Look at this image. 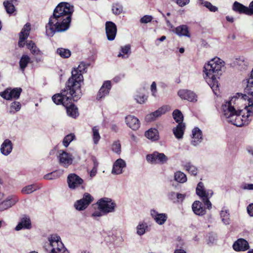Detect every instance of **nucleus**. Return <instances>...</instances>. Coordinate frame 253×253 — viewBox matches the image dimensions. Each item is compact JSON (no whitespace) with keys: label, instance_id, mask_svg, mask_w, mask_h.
I'll return each mask as SVG.
<instances>
[{"label":"nucleus","instance_id":"obj_62","mask_svg":"<svg viewBox=\"0 0 253 253\" xmlns=\"http://www.w3.org/2000/svg\"><path fill=\"white\" fill-rule=\"evenodd\" d=\"M247 211L250 216H253V204H251L248 206Z\"/></svg>","mask_w":253,"mask_h":253},{"label":"nucleus","instance_id":"obj_48","mask_svg":"<svg viewBox=\"0 0 253 253\" xmlns=\"http://www.w3.org/2000/svg\"><path fill=\"white\" fill-rule=\"evenodd\" d=\"M75 135L73 133H70L67 135L64 138L62 143L63 145L65 147H67L70 143L75 139Z\"/></svg>","mask_w":253,"mask_h":253},{"label":"nucleus","instance_id":"obj_13","mask_svg":"<svg viewBox=\"0 0 253 253\" xmlns=\"http://www.w3.org/2000/svg\"><path fill=\"white\" fill-rule=\"evenodd\" d=\"M19 198L15 195L8 196L0 203V211H3L12 207L19 201Z\"/></svg>","mask_w":253,"mask_h":253},{"label":"nucleus","instance_id":"obj_43","mask_svg":"<svg viewBox=\"0 0 253 253\" xmlns=\"http://www.w3.org/2000/svg\"><path fill=\"white\" fill-rule=\"evenodd\" d=\"M170 110V107L169 105H164L159 108L158 110L153 112L156 119L160 117L162 115L165 114L167 112Z\"/></svg>","mask_w":253,"mask_h":253},{"label":"nucleus","instance_id":"obj_57","mask_svg":"<svg viewBox=\"0 0 253 253\" xmlns=\"http://www.w3.org/2000/svg\"><path fill=\"white\" fill-rule=\"evenodd\" d=\"M177 5L180 7H183L190 2V0H176Z\"/></svg>","mask_w":253,"mask_h":253},{"label":"nucleus","instance_id":"obj_20","mask_svg":"<svg viewBox=\"0 0 253 253\" xmlns=\"http://www.w3.org/2000/svg\"><path fill=\"white\" fill-rule=\"evenodd\" d=\"M196 194L203 199L207 197H211L213 195V192L211 190H206L204 183L200 182L197 186Z\"/></svg>","mask_w":253,"mask_h":253},{"label":"nucleus","instance_id":"obj_7","mask_svg":"<svg viewBox=\"0 0 253 253\" xmlns=\"http://www.w3.org/2000/svg\"><path fill=\"white\" fill-rule=\"evenodd\" d=\"M96 204L98 209L106 214L114 212L116 207V203L111 199L105 197L99 199Z\"/></svg>","mask_w":253,"mask_h":253},{"label":"nucleus","instance_id":"obj_2","mask_svg":"<svg viewBox=\"0 0 253 253\" xmlns=\"http://www.w3.org/2000/svg\"><path fill=\"white\" fill-rule=\"evenodd\" d=\"M73 12L74 6L69 3L58 4L45 26L46 35L52 37L55 33L67 31L70 27Z\"/></svg>","mask_w":253,"mask_h":253},{"label":"nucleus","instance_id":"obj_44","mask_svg":"<svg viewBox=\"0 0 253 253\" xmlns=\"http://www.w3.org/2000/svg\"><path fill=\"white\" fill-rule=\"evenodd\" d=\"M99 130V129L98 126H94L92 128V139L94 144H97L101 138Z\"/></svg>","mask_w":253,"mask_h":253},{"label":"nucleus","instance_id":"obj_54","mask_svg":"<svg viewBox=\"0 0 253 253\" xmlns=\"http://www.w3.org/2000/svg\"><path fill=\"white\" fill-rule=\"evenodd\" d=\"M152 19L153 17L152 16L146 15L140 19V22L142 24H147L150 22Z\"/></svg>","mask_w":253,"mask_h":253},{"label":"nucleus","instance_id":"obj_5","mask_svg":"<svg viewBox=\"0 0 253 253\" xmlns=\"http://www.w3.org/2000/svg\"><path fill=\"white\" fill-rule=\"evenodd\" d=\"M73 89L68 86V82L66 84L65 88L61 90L60 93L54 94L52 97V101L57 105H62L64 107L68 106L72 101H77L80 99L82 96L78 98L74 96L76 95L74 87Z\"/></svg>","mask_w":253,"mask_h":253},{"label":"nucleus","instance_id":"obj_4","mask_svg":"<svg viewBox=\"0 0 253 253\" xmlns=\"http://www.w3.org/2000/svg\"><path fill=\"white\" fill-rule=\"evenodd\" d=\"M87 66L88 65L85 63L81 62L77 68H74L72 71V76L67 81L68 86H70L72 89L74 87L75 90L74 93L76 94L74 96L77 98L80 96H82L81 87L84 81L83 74L85 72Z\"/></svg>","mask_w":253,"mask_h":253},{"label":"nucleus","instance_id":"obj_59","mask_svg":"<svg viewBox=\"0 0 253 253\" xmlns=\"http://www.w3.org/2000/svg\"><path fill=\"white\" fill-rule=\"evenodd\" d=\"M156 120L155 117L154 116L153 113L148 114L145 117V120L147 122H152Z\"/></svg>","mask_w":253,"mask_h":253},{"label":"nucleus","instance_id":"obj_3","mask_svg":"<svg viewBox=\"0 0 253 253\" xmlns=\"http://www.w3.org/2000/svg\"><path fill=\"white\" fill-rule=\"evenodd\" d=\"M224 69V62L218 57L212 59L204 65V78L215 94H217L216 91L219 88L218 79Z\"/></svg>","mask_w":253,"mask_h":253},{"label":"nucleus","instance_id":"obj_42","mask_svg":"<svg viewBox=\"0 0 253 253\" xmlns=\"http://www.w3.org/2000/svg\"><path fill=\"white\" fill-rule=\"evenodd\" d=\"M13 2L12 0L11 1H4L3 3L6 12L10 15L12 14L15 11V7L13 4Z\"/></svg>","mask_w":253,"mask_h":253},{"label":"nucleus","instance_id":"obj_51","mask_svg":"<svg viewBox=\"0 0 253 253\" xmlns=\"http://www.w3.org/2000/svg\"><path fill=\"white\" fill-rule=\"evenodd\" d=\"M236 64L239 67L241 66V68L244 70L246 69L248 65V63L245 60L244 57H240L239 59H236Z\"/></svg>","mask_w":253,"mask_h":253},{"label":"nucleus","instance_id":"obj_22","mask_svg":"<svg viewBox=\"0 0 253 253\" xmlns=\"http://www.w3.org/2000/svg\"><path fill=\"white\" fill-rule=\"evenodd\" d=\"M192 140L191 143L194 146L200 144L203 139L202 130L198 127H194L192 130Z\"/></svg>","mask_w":253,"mask_h":253},{"label":"nucleus","instance_id":"obj_12","mask_svg":"<svg viewBox=\"0 0 253 253\" xmlns=\"http://www.w3.org/2000/svg\"><path fill=\"white\" fill-rule=\"evenodd\" d=\"M22 91L21 88H14L12 89L7 88L0 92V96L6 100L17 99L19 98Z\"/></svg>","mask_w":253,"mask_h":253},{"label":"nucleus","instance_id":"obj_24","mask_svg":"<svg viewBox=\"0 0 253 253\" xmlns=\"http://www.w3.org/2000/svg\"><path fill=\"white\" fill-rule=\"evenodd\" d=\"M31 228V223L30 217L26 215H24L21 218L20 221L18 225L15 227V229L16 231H19L22 229H29Z\"/></svg>","mask_w":253,"mask_h":253},{"label":"nucleus","instance_id":"obj_41","mask_svg":"<svg viewBox=\"0 0 253 253\" xmlns=\"http://www.w3.org/2000/svg\"><path fill=\"white\" fill-rule=\"evenodd\" d=\"M198 3L203 5L207 8L210 11L215 12L218 11V7L213 5L210 2L204 0H199Z\"/></svg>","mask_w":253,"mask_h":253},{"label":"nucleus","instance_id":"obj_40","mask_svg":"<svg viewBox=\"0 0 253 253\" xmlns=\"http://www.w3.org/2000/svg\"><path fill=\"white\" fill-rule=\"evenodd\" d=\"M30 61V58L27 55H23L19 61V66L21 70L23 72Z\"/></svg>","mask_w":253,"mask_h":253},{"label":"nucleus","instance_id":"obj_35","mask_svg":"<svg viewBox=\"0 0 253 253\" xmlns=\"http://www.w3.org/2000/svg\"><path fill=\"white\" fill-rule=\"evenodd\" d=\"M41 188V187L39 186L37 184H33L31 185H28L26 186H24L23 187V188L21 189V193L23 194H30L34 192V191L40 189Z\"/></svg>","mask_w":253,"mask_h":253},{"label":"nucleus","instance_id":"obj_46","mask_svg":"<svg viewBox=\"0 0 253 253\" xmlns=\"http://www.w3.org/2000/svg\"><path fill=\"white\" fill-rule=\"evenodd\" d=\"M56 53L61 57L67 58L70 56L71 51L68 49L64 48H58L56 50Z\"/></svg>","mask_w":253,"mask_h":253},{"label":"nucleus","instance_id":"obj_30","mask_svg":"<svg viewBox=\"0 0 253 253\" xmlns=\"http://www.w3.org/2000/svg\"><path fill=\"white\" fill-rule=\"evenodd\" d=\"M232 9L240 14H245L249 15L248 7L244 5L238 1L233 3Z\"/></svg>","mask_w":253,"mask_h":253},{"label":"nucleus","instance_id":"obj_9","mask_svg":"<svg viewBox=\"0 0 253 253\" xmlns=\"http://www.w3.org/2000/svg\"><path fill=\"white\" fill-rule=\"evenodd\" d=\"M57 157L59 164L65 168H67L72 165L74 160L72 155L63 150L58 151Z\"/></svg>","mask_w":253,"mask_h":253},{"label":"nucleus","instance_id":"obj_53","mask_svg":"<svg viewBox=\"0 0 253 253\" xmlns=\"http://www.w3.org/2000/svg\"><path fill=\"white\" fill-rule=\"evenodd\" d=\"M135 100L140 104H142L147 100V96L143 94H137L135 96Z\"/></svg>","mask_w":253,"mask_h":253},{"label":"nucleus","instance_id":"obj_36","mask_svg":"<svg viewBox=\"0 0 253 253\" xmlns=\"http://www.w3.org/2000/svg\"><path fill=\"white\" fill-rule=\"evenodd\" d=\"M145 136L149 139L152 141L158 140L159 136L157 129L151 128L146 131L145 133Z\"/></svg>","mask_w":253,"mask_h":253},{"label":"nucleus","instance_id":"obj_8","mask_svg":"<svg viewBox=\"0 0 253 253\" xmlns=\"http://www.w3.org/2000/svg\"><path fill=\"white\" fill-rule=\"evenodd\" d=\"M93 197L89 193H85L82 198L75 202L74 207L78 211H84L93 202Z\"/></svg>","mask_w":253,"mask_h":253},{"label":"nucleus","instance_id":"obj_19","mask_svg":"<svg viewBox=\"0 0 253 253\" xmlns=\"http://www.w3.org/2000/svg\"><path fill=\"white\" fill-rule=\"evenodd\" d=\"M126 125L133 130L138 129L140 126L139 119L133 115H128L125 118Z\"/></svg>","mask_w":253,"mask_h":253},{"label":"nucleus","instance_id":"obj_25","mask_svg":"<svg viewBox=\"0 0 253 253\" xmlns=\"http://www.w3.org/2000/svg\"><path fill=\"white\" fill-rule=\"evenodd\" d=\"M233 249L237 251H245L249 249L248 242L244 239L237 240L233 245Z\"/></svg>","mask_w":253,"mask_h":253},{"label":"nucleus","instance_id":"obj_28","mask_svg":"<svg viewBox=\"0 0 253 253\" xmlns=\"http://www.w3.org/2000/svg\"><path fill=\"white\" fill-rule=\"evenodd\" d=\"M136 230L137 234L141 236L150 231V227L145 221H140L136 227Z\"/></svg>","mask_w":253,"mask_h":253},{"label":"nucleus","instance_id":"obj_50","mask_svg":"<svg viewBox=\"0 0 253 253\" xmlns=\"http://www.w3.org/2000/svg\"><path fill=\"white\" fill-rule=\"evenodd\" d=\"M112 150L114 152L117 154H119L121 153V145L119 141L118 140L114 142L112 145Z\"/></svg>","mask_w":253,"mask_h":253},{"label":"nucleus","instance_id":"obj_49","mask_svg":"<svg viewBox=\"0 0 253 253\" xmlns=\"http://www.w3.org/2000/svg\"><path fill=\"white\" fill-rule=\"evenodd\" d=\"M21 105L19 102L14 101L10 104V113H14L19 111L21 109Z\"/></svg>","mask_w":253,"mask_h":253},{"label":"nucleus","instance_id":"obj_26","mask_svg":"<svg viewBox=\"0 0 253 253\" xmlns=\"http://www.w3.org/2000/svg\"><path fill=\"white\" fill-rule=\"evenodd\" d=\"M192 209L194 213L199 216H203L206 213V209L203 207V204L199 201H196L193 203Z\"/></svg>","mask_w":253,"mask_h":253},{"label":"nucleus","instance_id":"obj_29","mask_svg":"<svg viewBox=\"0 0 253 253\" xmlns=\"http://www.w3.org/2000/svg\"><path fill=\"white\" fill-rule=\"evenodd\" d=\"M185 129V124L184 123H179L176 127H174L172 129L175 137L178 139L182 138Z\"/></svg>","mask_w":253,"mask_h":253},{"label":"nucleus","instance_id":"obj_38","mask_svg":"<svg viewBox=\"0 0 253 253\" xmlns=\"http://www.w3.org/2000/svg\"><path fill=\"white\" fill-rule=\"evenodd\" d=\"M185 169L190 174L196 176L198 173V168L191 162H186L183 165Z\"/></svg>","mask_w":253,"mask_h":253},{"label":"nucleus","instance_id":"obj_37","mask_svg":"<svg viewBox=\"0 0 253 253\" xmlns=\"http://www.w3.org/2000/svg\"><path fill=\"white\" fill-rule=\"evenodd\" d=\"M27 47L29 49L31 53L34 55H42V52L36 46V44L32 41H30L27 42Z\"/></svg>","mask_w":253,"mask_h":253},{"label":"nucleus","instance_id":"obj_15","mask_svg":"<svg viewBox=\"0 0 253 253\" xmlns=\"http://www.w3.org/2000/svg\"><path fill=\"white\" fill-rule=\"evenodd\" d=\"M178 96L181 98L190 102L197 101V96L192 91L188 89H180L178 92Z\"/></svg>","mask_w":253,"mask_h":253},{"label":"nucleus","instance_id":"obj_31","mask_svg":"<svg viewBox=\"0 0 253 253\" xmlns=\"http://www.w3.org/2000/svg\"><path fill=\"white\" fill-rule=\"evenodd\" d=\"M130 54L131 46L128 44L121 47L120 51L118 55V57H121L123 59H126L129 57Z\"/></svg>","mask_w":253,"mask_h":253},{"label":"nucleus","instance_id":"obj_58","mask_svg":"<svg viewBox=\"0 0 253 253\" xmlns=\"http://www.w3.org/2000/svg\"><path fill=\"white\" fill-rule=\"evenodd\" d=\"M151 91L153 96L156 97L157 93V85L156 83L153 82L151 85Z\"/></svg>","mask_w":253,"mask_h":253},{"label":"nucleus","instance_id":"obj_47","mask_svg":"<svg viewBox=\"0 0 253 253\" xmlns=\"http://www.w3.org/2000/svg\"><path fill=\"white\" fill-rule=\"evenodd\" d=\"M172 116L174 120L178 124L179 123H183V116L180 110L178 109L174 110L172 113Z\"/></svg>","mask_w":253,"mask_h":253},{"label":"nucleus","instance_id":"obj_32","mask_svg":"<svg viewBox=\"0 0 253 253\" xmlns=\"http://www.w3.org/2000/svg\"><path fill=\"white\" fill-rule=\"evenodd\" d=\"M220 218L222 223L226 225H229L231 222L229 211L223 207L220 212Z\"/></svg>","mask_w":253,"mask_h":253},{"label":"nucleus","instance_id":"obj_39","mask_svg":"<svg viewBox=\"0 0 253 253\" xmlns=\"http://www.w3.org/2000/svg\"><path fill=\"white\" fill-rule=\"evenodd\" d=\"M174 180L177 182L183 183L187 181L186 175L181 171H177L174 173Z\"/></svg>","mask_w":253,"mask_h":253},{"label":"nucleus","instance_id":"obj_64","mask_svg":"<svg viewBox=\"0 0 253 253\" xmlns=\"http://www.w3.org/2000/svg\"><path fill=\"white\" fill-rule=\"evenodd\" d=\"M91 160L93 164V168H95L96 169H97L98 166V163L97 162L96 158L95 157H92Z\"/></svg>","mask_w":253,"mask_h":253},{"label":"nucleus","instance_id":"obj_23","mask_svg":"<svg viewBox=\"0 0 253 253\" xmlns=\"http://www.w3.org/2000/svg\"><path fill=\"white\" fill-rule=\"evenodd\" d=\"M243 85L245 92L251 94L253 97V69L251 71L250 77L243 81Z\"/></svg>","mask_w":253,"mask_h":253},{"label":"nucleus","instance_id":"obj_10","mask_svg":"<svg viewBox=\"0 0 253 253\" xmlns=\"http://www.w3.org/2000/svg\"><path fill=\"white\" fill-rule=\"evenodd\" d=\"M147 161L151 164H165L166 163L168 158V157L162 153H159L157 151H155L152 154H148L146 157Z\"/></svg>","mask_w":253,"mask_h":253},{"label":"nucleus","instance_id":"obj_55","mask_svg":"<svg viewBox=\"0 0 253 253\" xmlns=\"http://www.w3.org/2000/svg\"><path fill=\"white\" fill-rule=\"evenodd\" d=\"M176 196L177 193L172 191L169 192L168 194L169 199L172 201L173 203L177 202Z\"/></svg>","mask_w":253,"mask_h":253},{"label":"nucleus","instance_id":"obj_14","mask_svg":"<svg viewBox=\"0 0 253 253\" xmlns=\"http://www.w3.org/2000/svg\"><path fill=\"white\" fill-rule=\"evenodd\" d=\"M117 28L116 25L112 21H107L105 23V32L107 39L113 41L116 36Z\"/></svg>","mask_w":253,"mask_h":253},{"label":"nucleus","instance_id":"obj_27","mask_svg":"<svg viewBox=\"0 0 253 253\" xmlns=\"http://www.w3.org/2000/svg\"><path fill=\"white\" fill-rule=\"evenodd\" d=\"M12 143L9 139H5L1 145L0 152L4 156L8 155L12 151Z\"/></svg>","mask_w":253,"mask_h":253},{"label":"nucleus","instance_id":"obj_56","mask_svg":"<svg viewBox=\"0 0 253 253\" xmlns=\"http://www.w3.org/2000/svg\"><path fill=\"white\" fill-rule=\"evenodd\" d=\"M211 197H207L206 198L202 199L205 206H206L207 207V208L209 210H210L211 208V206H212V204L209 200V199Z\"/></svg>","mask_w":253,"mask_h":253},{"label":"nucleus","instance_id":"obj_11","mask_svg":"<svg viewBox=\"0 0 253 253\" xmlns=\"http://www.w3.org/2000/svg\"><path fill=\"white\" fill-rule=\"evenodd\" d=\"M68 187L71 190H75L84 183V180L75 173L69 174L67 178Z\"/></svg>","mask_w":253,"mask_h":253},{"label":"nucleus","instance_id":"obj_18","mask_svg":"<svg viewBox=\"0 0 253 253\" xmlns=\"http://www.w3.org/2000/svg\"><path fill=\"white\" fill-rule=\"evenodd\" d=\"M150 214L155 221L160 225L164 224L168 218L167 214L165 213H159L155 210H151Z\"/></svg>","mask_w":253,"mask_h":253},{"label":"nucleus","instance_id":"obj_1","mask_svg":"<svg viewBox=\"0 0 253 253\" xmlns=\"http://www.w3.org/2000/svg\"><path fill=\"white\" fill-rule=\"evenodd\" d=\"M244 98L243 94L238 93L222 106L223 115L227 121L237 126L248 125L253 116L252 102L249 101L243 109L239 108V105L245 100Z\"/></svg>","mask_w":253,"mask_h":253},{"label":"nucleus","instance_id":"obj_6","mask_svg":"<svg viewBox=\"0 0 253 253\" xmlns=\"http://www.w3.org/2000/svg\"><path fill=\"white\" fill-rule=\"evenodd\" d=\"M43 247L49 253H69L60 237L55 234L48 238V242L44 244Z\"/></svg>","mask_w":253,"mask_h":253},{"label":"nucleus","instance_id":"obj_45","mask_svg":"<svg viewBox=\"0 0 253 253\" xmlns=\"http://www.w3.org/2000/svg\"><path fill=\"white\" fill-rule=\"evenodd\" d=\"M112 11L115 15L121 14L123 11V6L120 3H114L112 6Z\"/></svg>","mask_w":253,"mask_h":253},{"label":"nucleus","instance_id":"obj_61","mask_svg":"<svg viewBox=\"0 0 253 253\" xmlns=\"http://www.w3.org/2000/svg\"><path fill=\"white\" fill-rule=\"evenodd\" d=\"M243 189L253 190V184L252 183H246L242 187Z\"/></svg>","mask_w":253,"mask_h":253},{"label":"nucleus","instance_id":"obj_16","mask_svg":"<svg viewBox=\"0 0 253 253\" xmlns=\"http://www.w3.org/2000/svg\"><path fill=\"white\" fill-rule=\"evenodd\" d=\"M111 88V82L109 81H105L97 94L96 100L100 101L104 98V97L109 94Z\"/></svg>","mask_w":253,"mask_h":253},{"label":"nucleus","instance_id":"obj_33","mask_svg":"<svg viewBox=\"0 0 253 253\" xmlns=\"http://www.w3.org/2000/svg\"><path fill=\"white\" fill-rule=\"evenodd\" d=\"M65 107L66 108L67 113L69 116L73 118H76L79 116L78 108L74 104H72V102L68 106Z\"/></svg>","mask_w":253,"mask_h":253},{"label":"nucleus","instance_id":"obj_17","mask_svg":"<svg viewBox=\"0 0 253 253\" xmlns=\"http://www.w3.org/2000/svg\"><path fill=\"white\" fill-rule=\"evenodd\" d=\"M126 166L125 161L119 158L117 159L113 164L112 169V173L113 174L119 175L123 172V169Z\"/></svg>","mask_w":253,"mask_h":253},{"label":"nucleus","instance_id":"obj_60","mask_svg":"<svg viewBox=\"0 0 253 253\" xmlns=\"http://www.w3.org/2000/svg\"><path fill=\"white\" fill-rule=\"evenodd\" d=\"M106 215L103 211L100 210L96 211L92 213V216L94 217H101L103 215Z\"/></svg>","mask_w":253,"mask_h":253},{"label":"nucleus","instance_id":"obj_21","mask_svg":"<svg viewBox=\"0 0 253 253\" xmlns=\"http://www.w3.org/2000/svg\"><path fill=\"white\" fill-rule=\"evenodd\" d=\"M31 30V24L30 23H27L22 28L20 33L19 40L18 45L20 47H23L25 45V40L29 35Z\"/></svg>","mask_w":253,"mask_h":253},{"label":"nucleus","instance_id":"obj_52","mask_svg":"<svg viewBox=\"0 0 253 253\" xmlns=\"http://www.w3.org/2000/svg\"><path fill=\"white\" fill-rule=\"evenodd\" d=\"M59 177V175L56 171H53L44 175L43 178L48 180H52L57 178Z\"/></svg>","mask_w":253,"mask_h":253},{"label":"nucleus","instance_id":"obj_63","mask_svg":"<svg viewBox=\"0 0 253 253\" xmlns=\"http://www.w3.org/2000/svg\"><path fill=\"white\" fill-rule=\"evenodd\" d=\"M248 10L249 12V15H253V0L250 2L249 6L248 7Z\"/></svg>","mask_w":253,"mask_h":253},{"label":"nucleus","instance_id":"obj_34","mask_svg":"<svg viewBox=\"0 0 253 253\" xmlns=\"http://www.w3.org/2000/svg\"><path fill=\"white\" fill-rule=\"evenodd\" d=\"M175 33L179 36L190 37L188 28L187 25H182L177 27L175 29Z\"/></svg>","mask_w":253,"mask_h":253}]
</instances>
